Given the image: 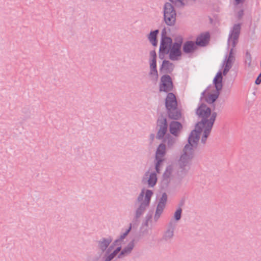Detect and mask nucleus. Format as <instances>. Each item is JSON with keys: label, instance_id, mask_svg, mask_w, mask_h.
I'll return each instance as SVG.
<instances>
[{"label": "nucleus", "instance_id": "obj_19", "mask_svg": "<svg viewBox=\"0 0 261 261\" xmlns=\"http://www.w3.org/2000/svg\"><path fill=\"white\" fill-rule=\"evenodd\" d=\"M181 127L182 125L180 123L177 121H172L170 124V133L175 136H177L179 130Z\"/></svg>", "mask_w": 261, "mask_h": 261}, {"label": "nucleus", "instance_id": "obj_16", "mask_svg": "<svg viewBox=\"0 0 261 261\" xmlns=\"http://www.w3.org/2000/svg\"><path fill=\"white\" fill-rule=\"evenodd\" d=\"M210 35L208 33H202L197 37L195 44L196 45L204 46L207 44Z\"/></svg>", "mask_w": 261, "mask_h": 261}, {"label": "nucleus", "instance_id": "obj_29", "mask_svg": "<svg viewBox=\"0 0 261 261\" xmlns=\"http://www.w3.org/2000/svg\"><path fill=\"white\" fill-rule=\"evenodd\" d=\"M167 200V196L165 193L162 194V197L161 198L159 203L164 204L166 205V203Z\"/></svg>", "mask_w": 261, "mask_h": 261}, {"label": "nucleus", "instance_id": "obj_6", "mask_svg": "<svg viewBox=\"0 0 261 261\" xmlns=\"http://www.w3.org/2000/svg\"><path fill=\"white\" fill-rule=\"evenodd\" d=\"M214 83L217 91L211 94L206 98V101L209 103H212L216 100L219 95V91L222 88V76L221 71L218 72L214 79Z\"/></svg>", "mask_w": 261, "mask_h": 261}, {"label": "nucleus", "instance_id": "obj_4", "mask_svg": "<svg viewBox=\"0 0 261 261\" xmlns=\"http://www.w3.org/2000/svg\"><path fill=\"white\" fill-rule=\"evenodd\" d=\"M145 189L142 190L141 192L139 194L137 201L140 202V205L136 211V218H139L145 212L147 207L148 206L150 198L153 195V192L150 190H147L145 191Z\"/></svg>", "mask_w": 261, "mask_h": 261}, {"label": "nucleus", "instance_id": "obj_25", "mask_svg": "<svg viewBox=\"0 0 261 261\" xmlns=\"http://www.w3.org/2000/svg\"><path fill=\"white\" fill-rule=\"evenodd\" d=\"M194 2L195 0H176L175 4L178 7H182L192 4Z\"/></svg>", "mask_w": 261, "mask_h": 261}, {"label": "nucleus", "instance_id": "obj_3", "mask_svg": "<svg viewBox=\"0 0 261 261\" xmlns=\"http://www.w3.org/2000/svg\"><path fill=\"white\" fill-rule=\"evenodd\" d=\"M166 107L168 111L169 118L178 120L180 118L181 114L180 110L177 107V101L175 95L172 93L167 94L165 100Z\"/></svg>", "mask_w": 261, "mask_h": 261}, {"label": "nucleus", "instance_id": "obj_23", "mask_svg": "<svg viewBox=\"0 0 261 261\" xmlns=\"http://www.w3.org/2000/svg\"><path fill=\"white\" fill-rule=\"evenodd\" d=\"M158 33L159 31L156 30L151 32L148 35V39L153 46H156L157 45L158 41L156 40V36Z\"/></svg>", "mask_w": 261, "mask_h": 261}, {"label": "nucleus", "instance_id": "obj_31", "mask_svg": "<svg viewBox=\"0 0 261 261\" xmlns=\"http://www.w3.org/2000/svg\"><path fill=\"white\" fill-rule=\"evenodd\" d=\"M166 140H168V145L169 146H172L175 142V139L171 138V137H168L166 138Z\"/></svg>", "mask_w": 261, "mask_h": 261}, {"label": "nucleus", "instance_id": "obj_11", "mask_svg": "<svg viewBox=\"0 0 261 261\" xmlns=\"http://www.w3.org/2000/svg\"><path fill=\"white\" fill-rule=\"evenodd\" d=\"M240 30L241 26L240 24H236L233 25L232 30L231 31L228 39V44L229 45H231L232 48L234 47L238 42Z\"/></svg>", "mask_w": 261, "mask_h": 261}, {"label": "nucleus", "instance_id": "obj_34", "mask_svg": "<svg viewBox=\"0 0 261 261\" xmlns=\"http://www.w3.org/2000/svg\"><path fill=\"white\" fill-rule=\"evenodd\" d=\"M245 0H234V4L238 5L240 4H243Z\"/></svg>", "mask_w": 261, "mask_h": 261}, {"label": "nucleus", "instance_id": "obj_8", "mask_svg": "<svg viewBox=\"0 0 261 261\" xmlns=\"http://www.w3.org/2000/svg\"><path fill=\"white\" fill-rule=\"evenodd\" d=\"M166 31L164 29L162 32V40L160 46L159 57L161 58L162 55L164 54H168L169 50L172 46V39L168 37L165 36Z\"/></svg>", "mask_w": 261, "mask_h": 261}, {"label": "nucleus", "instance_id": "obj_10", "mask_svg": "<svg viewBox=\"0 0 261 261\" xmlns=\"http://www.w3.org/2000/svg\"><path fill=\"white\" fill-rule=\"evenodd\" d=\"M173 89V83L171 77L168 75H164L161 78L160 91L168 92Z\"/></svg>", "mask_w": 261, "mask_h": 261}, {"label": "nucleus", "instance_id": "obj_24", "mask_svg": "<svg viewBox=\"0 0 261 261\" xmlns=\"http://www.w3.org/2000/svg\"><path fill=\"white\" fill-rule=\"evenodd\" d=\"M157 181L156 175L154 172L151 173L149 174V177L148 179L147 180L148 184L149 187H153Z\"/></svg>", "mask_w": 261, "mask_h": 261}, {"label": "nucleus", "instance_id": "obj_36", "mask_svg": "<svg viewBox=\"0 0 261 261\" xmlns=\"http://www.w3.org/2000/svg\"><path fill=\"white\" fill-rule=\"evenodd\" d=\"M202 95L203 96V95H204V92H202Z\"/></svg>", "mask_w": 261, "mask_h": 261}, {"label": "nucleus", "instance_id": "obj_32", "mask_svg": "<svg viewBox=\"0 0 261 261\" xmlns=\"http://www.w3.org/2000/svg\"><path fill=\"white\" fill-rule=\"evenodd\" d=\"M244 15V11L243 9L240 10L237 13L238 17L240 19Z\"/></svg>", "mask_w": 261, "mask_h": 261}, {"label": "nucleus", "instance_id": "obj_20", "mask_svg": "<svg viewBox=\"0 0 261 261\" xmlns=\"http://www.w3.org/2000/svg\"><path fill=\"white\" fill-rule=\"evenodd\" d=\"M173 172V167L169 166L167 167L166 171L163 175V181L167 184L171 179Z\"/></svg>", "mask_w": 261, "mask_h": 261}, {"label": "nucleus", "instance_id": "obj_33", "mask_svg": "<svg viewBox=\"0 0 261 261\" xmlns=\"http://www.w3.org/2000/svg\"><path fill=\"white\" fill-rule=\"evenodd\" d=\"M165 207V205L164 204L159 203L157 205L156 208H159L160 210H161L163 211Z\"/></svg>", "mask_w": 261, "mask_h": 261}, {"label": "nucleus", "instance_id": "obj_27", "mask_svg": "<svg viewBox=\"0 0 261 261\" xmlns=\"http://www.w3.org/2000/svg\"><path fill=\"white\" fill-rule=\"evenodd\" d=\"M163 212V211L162 210L156 208L155 213L154 216V220L155 221H157L159 220Z\"/></svg>", "mask_w": 261, "mask_h": 261}, {"label": "nucleus", "instance_id": "obj_18", "mask_svg": "<svg viewBox=\"0 0 261 261\" xmlns=\"http://www.w3.org/2000/svg\"><path fill=\"white\" fill-rule=\"evenodd\" d=\"M196 48L195 43L191 41L186 42L183 45V50L186 54L192 53Z\"/></svg>", "mask_w": 261, "mask_h": 261}, {"label": "nucleus", "instance_id": "obj_30", "mask_svg": "<svg viewBox=\"0 0 261 261\" xmlns=\"http://www.w3.org/2000/svg\"><path fill=\"white\" fill-rule=\"evenodd\" d=\"M246 62L248 63L249 66H250L251 63V57L250 54L248 53L246 54Z\"/></svg>", "mask_w": 261, "mask_h": 261}, {"label": "nucleus", "instance_id": "obj_15", "mask_svg": "<svg viewBox=\"0 0 261 261\" xmlns=\"http://www.w3.org/2000/svg\"><path fill=\"white\" fill-rule=\"evenodd\" d=\"M158 123V125L160 126V128L158 132L156 138L159 139H161L163 138L167 132V123L166 119L163 118L159 119Z\"/></svg>", "mask_w": 261, "mask_h": 261}, {"label": "nucleus", "instance_id": "obj_7", "mask_svg": "<svg viewBox=\"0 0 261 261\" xmlns=\"http://www.w3.org/2000/svg\"><path fill=\"white\" fill-rule=\"evenodd\" d=\"M182 43V38L179 37L177 38V42L172 44V47L169 50L168 54L169 59L173 61L178 60L181 56V52L180 48Z\"/></svg>", "mask_w": 261, "mask_h": 261}, {"label": "nucleus", "instance_id": "obj_12", "mask_svg": "<svg viewBox=\"0 0 261 261\" xmlns=\"http://www.w3.org/2000/svg\"><path fill=\"white\" fill-rule=\"evenodd\" d=\"M166 151V146L165 144H161L156 150L155 159L157 161L155 165V170L157 172H159V166L160 163L163 161V158Z\"/></svg>", "mask_w": 261, "mask_h": 261}, {"label": "nucleus", "instance_id": "obj_5", "mask_svg": "<svg viewBox=\"0 0 261 261\" xmlns=\"http://www.w3.org/2000/svg\"><path fill=\"white\" fill-rule=\"evenodd\" d=\"M176 15L173 6L169 3H166L164 6V19L166 24L169 26L174 25L176 21Z\"/></svg>", "mask_w": 261, "mask_h": 261}, {"label": "nucleus", "instance_id": "obj_28", "mask_svg": "<svg viewBox=\"0 0 261 261\" xmlns=\"http://www.w3.org/2000/svg\"><path fill=\"white\" fill-rule=\"evenodd\" d=\"M150 63H156V55L155 50H151L150 52Z\"/></svg>", "mask_w": 261, "mask_h": 261}, {"label": "nucleus", "instance_id": "obj_35", "mask_svg": "<svg viewBox=\"0 0 261 261\" xmlns=\"http://www.w3.org/2000/svg\"><path fill=\"white\" fill-rule=\"evenodd\" d=\"M148 174H149V172H147L146 173L145 176H147L148 175Z\"/></svg>", "mask_w": 261, "mask_h": 261}, {"label": "nucleus", "instance_id": "obj_13", "mask_svg": "<svg viewBox=\"0 0 261 261\" xmlns=\"http://www.w3.org/2000/svg\"><path fill=\"white\" fill-rule=\"evenodd\" d=\"M113 241V238L109 236L107 238H101L99 240L97 241V246L98 249L101 252H104L107 251L109 248L108 247ZM107 252H106V253Z\"/></svg>", "mask_w": 261, "mask_h": 261}, {"label": "nucleus", "instance_id": "obj_26", "mask_svg": "<svg viewBox=\"0 0 261 261\" xmlns=\"http://www.w3.org/2000/svg\"><path fill=\"white\" fill-rule=\"evenodd\" d=\"M182 210L181 208H178L174 213V218L178 221L180 219Z\"/></svg>", "mask_w": 261, "mask_h": 261}, {"label": "nucleus", "instance_id": "obj_21", "mask_svg": "<svg viewBox=\"0 0 261 261\" xmlns=\"http://www.w3.org/2000/svg\"><path fill=\"white\" fill-rule=\"evenodd\" d=\"M174 65L169 61L164 60L163 62L162 69L166 73H171L174 69Z\"/></svg>", "mask_w": 261, "mask_h": 261}, {"label": "nucleus", "instance_id": "obj_2", "mask_svg": "<svg viewBox=\"0 0 261 261\" xmlns=\"http://www.w3.org/2000/svg\"><path fill=\"white\" fill-rule=\"evenodd\" d=\"M132 229V224H130L128 228L119 238L116 240L113 244L109 248V249L105 253L104 261H111L121 250V244L123 240L127 236Z\"/></svg>", "mask_w": 261, "mask_h": 261}, {"label": "nucleus", "instance_id": "obj_17", "mask_svg": "<svg viewBox=\"0 0 261 261\" xmlns=\"http://www.w3.org/2000/svg\"><path fill=\"white\" fill-rule=\"evenodd\" d=\"M134 247V241H132L130 242H129L128 244V245H127L126 247L124 248L121 250L120 254L118 255V258H121L124 256L129 254L131 252Z\"/></svg>", "mask_w": 261, "mask_h": 261}, {"label": "nucleus", "instance_id": "obj_14", "mask_svg": "<svg viewBox=\"0 0 261 261\" xmlns=\"http://www.w3.org/2000/svg\"><path fill=\"white\" fill-rule=\"evenodd\" d=\"M175 227V224L173 220H171L168 225V228L164 232L162 237V240L166 242H170L174 236V230Z\"/></svg>", "mask_w": 261, "mask_h": 261}, {"label": "nucleus", "instance_id": "obj_22", "mask_svg": "<svg viewBox=\"0 0 261 261\" xmlns=\"http://www.w3.org/2000/svg\"><path fill=\"white\" fill-rule=\"evenodd\" d=\"M149 74L152 79L155 81H157L158 79V73L156 69V63H150V72Z\"/></svg>", "mask_w": 261, "mask_h": 261}, {"label": "nucleus", "instance_id": "obj_1", "mask_svg": "<svg viewBox=\"0 0 261 261\" xmlns=\"http://www.w3.org/2000/svg\"><path fill=\"white\" fill-rule=\"evenodd\" d=\"M196 113L201 121L196 124L195 129L191 132L188 138V143L185 146L178 161L180 169L185 172L190 169L191 161L194 156L195 149L197 146L201 133L203 132L201 141L204 144L217 117V113H212L211 109L204 104L201 105L197 109Z\"/></svg>", "mask_w": 261, "mask_h": 261}, {"label": "nucleus", "instance_id": "obj_9", "mask_svg": "<svg viewBox=\"0 0 261 261\" xmlns=\"http://www.w3.org/2000/svg\"><path fill=\"white\" fill-rule=\"evenodd\" d=\"M233 50V48H232L229 51L228 56L226 57L225 59L223 61V66L224 69L221 73L222 75L223 74L224 76L227 75L235 62L236 58Z\"/></svg>", "mask_w": 261, "mask_h": 261}]
</instances>
